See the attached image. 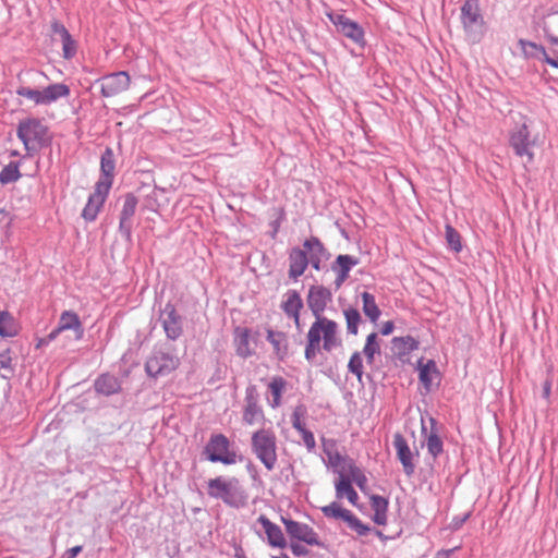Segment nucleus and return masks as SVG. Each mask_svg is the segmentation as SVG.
Wrapping results in <instances>:
<instances>
[{
  "label": "nucleus",
  "instance_id": "obj_1",
  "mask_svg": "<svg viewBox=\"0 0 558 558\" xmlns=\"http://www.w3.org/2000/svg\"><path fill=\"white\" fill-rule=\"evenodd\" d=\"M332 302V292L323 284H314L308 288L306 303L315 317L306 335L304 356L312 363L320 350L331 352L342 344L339 337L338 324L324 316L328 304Z\"/></svg>",
  "mask_w": 558,
  "mask_h": 558
},
{
  "label": "nucleus",
  "instance_id": "obj_2",
  "mask_svg": "<svg viewBox=\"0 0 558 558\" xmlns=\"http://www.w3.org/2000/svg\"><path fill=\"white\" fill-rule=\"evenodd\" d=\"M16 136L24 145V157H33L51 144L49 128L38 118L22 119L16 128Z\"/></svg>",
  "mask_w": 558,
  "mask_h": 558
},
{
  "label": "nucleus",
  "instance_id": "obj_3",
  "mask_svg": "<svg viewBox=\"0 0 558 558\" xmlns=\"http://www.w3.org/2000/svg\"><path fill=\"white\" fill-rule=\"evenodd\" d=\"M209 497L222 500L229 507L239 509L247 504V494L236 477L217 476L207 482Z\"/></svg>",
  "mask_w": 558,
  "mask_h": 558
},
{
  "label": "nucleus",
  "instance_id": "obj_4",
  "mask_svg": "<svg viewBox=\"0 0 558 558\" xmlns=\"http://www.w3.org/2000/svg\"><path fill=\"white\" fill-rule=\"evenodd\" d=\"M181 364L177 350L169 343L156 344L145 362L148 377L157 379L174 372Z\"/></svg>",
  "mask_w": 558,
  "mask_h": 558
},
{
  "label": "nucleus",
  "instance_id": "obj_5",
  "mask_svg": "<svg viewBox=\"0 0 558 558\" xmlns=\"http://www.w3.org/2000/svg\"><path fill=\"white\" fill-rule=\"evenodd\" d=\"M251 451L267 471H272L278 462L277 436L271 428L262 427L252 433Z\"/></svg>",
  "mask_w": 558,
  "mask_h": 558
},
{
  "label": "nucleus",
  "instance_id": "obj_6",
  "mask_svg": "<svg viewBox=\"0 0 558 558\" xmlns=\"http://www.w3.org/2000/svg\"><path fill=\"white\" fill-rule=\"evenodd\" d=\"M70 87L64 83H53L41 89L32 88L21 84L15 94L32 101L35 106H50L61 98L70 96Z\"/></svg>",
  "mask_w": 558,
  "mask_h": 558
},
{
  "label": "nucleus",
  "instance_id": "obj_7",
  "mask_svg": "<svg viewBox=\"0 0 558 558\" xmlns=\"http://www.w3.org/2000/svg\"><path fill=\"white\" fill-rule=\"evenodd\" d=\"M461 23L469 41L477 44L485 34V21L481 13L480 0H465L461 7Z\"/></svg>",
  "mask_w": 558,
  "mask_h": 558
},
{
  "label": "nucleus",
  "instance_id": "obj_8",
  "mask_svg": "<svg viewBox=\"0 0 558 558\" xmlns=\"http://www.w3.org/2000/svg\"><path fill=\"white\" fill-rule=\"evenodd\" d=\"M230 445L226 435L214 434L205 446L204 453L210 462H220L226 465L235 464L243 460V456H238L235 451L230 450Z\"/></svg>",
  "mask_w": 558,
  "mask_h": 558
},
{
  "label": "nucleus",
  "instance_id": "obj_9",
  "mask_svg": "<svg viewBox=\"0 0 558 558\" xmlns=\"http://www.w3.org/2000/svg\"><path fill=\"white\" fill-rule=\"evenodd\" d=\"M320 510L326 518L343 520L360 536H365L371 531L368 525L364 524L350 510L342 508L337 501L322 507Z\"/></svg>",
  "mask_w": 558,
  "mask_h": 558
},
{
  "label": "nucleus",
  "instance_id": "obj_10",
  "mask_svg": "<svg viewBox=\"0 0 558 558\" xmlns=\"http://www.w3.org/2000/svg\"><path fill=\"white\" fill-rule=\"evenodd\" d=\"M327 16L339 33L351 39L360 47L365 46V33L359 23L338 12L327 13Z\"/></svg>",
  "mask_w": 558,
  "mask_h": 558
},
{
  "label": "nucleus",
  "instance_id": "obj_11",
  "mask_svg": "<svg viewBox=\"0 0 558 558\" xmlns=\"http://www.w3.org/2000/svg\"><path fill=\"white\" fill-rule=\"evenodd\" d=\"M509 145L518 157H525L527 162L534 159V142L530 138V131L525 123L515 126L509 136Z\"/></svg>",
  "mask_w": 558,
  "mask_h": 558
},
{
  "label": "nucleus",
  "instance_id": "obj_12",
  "mask_svg": "<svg viewBox=\"0 0 558 558\" xmlns=\"http://www.w3.org/2000/svg\"><path fill=\"white\" fill-rule=\"evenodd\" d=\"M281 522L286 527V532L292 539L303 542L311 546H323L318 534L308 524L284 517H281Z\"/></svg>",
  "mask_w": 558,
  "mask_h": 558
},
{
  "label": "nucleus",
  "instance_id": "obj_13",
  "mask_svg": "<svg viewBox=\"0 0 558 558\" xmlns=\"http://www.w3.org/2000/svg\"><path fill=\"white\" fill-rule=\"evenodd\" d=\"M159 320L169 340L175 341L183 333V317L175 306L168 302L160 312Z\"/></svg>",
  "mask_w": 558,
  "mask_h": 558
},
{
  "label": "nucleus",
  "instance_id": "obj_14",
  "mask_svg": "<svg viewBox=\"0 0 558 558\" xmlns=\"http://www.w3.org/2000/svg\"><path fill=\"white\" fill-rule=\"evenodd\" d=\"M97 83L100 84V94L102 97H113L130 87L131 77L126 71L113 72L100 77Z\"/></svg>",
  "mask_w": 558,
  "mask_h": 558
},
{
  "label": "nucleus",
  "instance_id": "obj_15",
  "mask_svg": "<svg viewBox=\"0 0 558 558\" xmlns=\"http://www.w3.org/2000/svg\"><path fill=\"white\" fill-rule=\"evenodd\" d=\"M137 204L138 199L134 194L128 193L124 196L123 206L120 213L119 232L126 241L132 240L133 217L135 215Z\"/></svg>",
  "mask_w": 558,
  "mask_h": 558
},
{
  "label": "nucleus",
  "instance_id": "obj_16",
  "mask_svg": "<svg viewBox=\"0 0 558 558\" xmlns=\"http://www.w3.org/2000/svg\"><path fill=\"white\" fill-rule=\"evenodd\" d=\"M109 192L105 184H95L94 192L88 196L87 203L82 211V217L86 221L92 222L96 220Z\"/></svg>",
  "mask_w": 558,
  "mask_h": 558
},
{
  "label": "nucleus",
  "instance_id": "obj_17",
  "mask_svg": "<svg viewBox=\"0 0 558 558\" xmlns=\"http://www.w3.org/2000/svg\"><path fill=\"white\" fill-rule=\"evenodd\" d=\"M303 306V300L296 290L290 289L283 294L280 307L288 318L293 319L298 330L302 328L300 313Z\"/></svg>",
  "mask_w": 558,
  "mask_h": 558
},
{
  "label": "nucleus",
  "instance_id": "obj_18",
  "mask_svg": "<svg viewBox=\"0 0 558 558\" xmlns=\"http://www.w3.org/2000/svg\"><path fill=\"white\" fill-rule=\"evenodd\" d=\"M303 247L307 252L311 266L315 270H320L322 264L327 262L331 256L324 243L317 236L306 239L303 242Z\"/></svg>",
  "mask_w": 558,
  "mask_h": 558
},
{
  "label": "nucleus",
  "instance_id": "obj_19",
  "mask_svg": "<svg viewBox=\"0 0 558 558\" xmlns=\"http://www.w3.org/2000/svg\"><path fill=\"white\" fill-rule=\"evenodd\" d=\"M393 447L397 452V458L403 466V471L408 476H412L415 472V464L413 463V453L408 445L407 439L402 434L396 433L393 435Z\"/></svg>",
  "mask_w": 558,
  "mask_h": 558
},
{
  "label": "nucleus",
  "instance_id": "obj_20",
  "mask_svg": "<svg viewBox=\"0 0 558 558\" xmlns=\"http://www.w3.org/2000/svg\"><path fill=\"white\" fill-rule=\"evenodd\" d=\"M359 264V259L352 255H338L330 269L336 274L335 287L339 289L349 278L351 269Z\"/></svg>",
  "mask_w": 558,
  "mask_h": 558
},
{
  "label": "nucleus",
  "instance_id": "obj_21",
  "mask_svg": "<svg viewBox=\"0 0 558 558\" xmlns=\"http://www.w3.org/2000/svg\"><path fill=\"white\" fill-rule=\"evenodd\" d=\"M289 278L293 281H298V279L304 275L308 265H311L307 256V252L300 247H293L289 252Z\"/></svg>",
  "mask_w": 558,
  "mask_h": 558
},
{
  "label": "nucleus",
  "instance_id": "obj_22",
  "mask_svg": "<svg viewBox=\"0 0 558 558\" xmlns=\"http://www.w3.org/2000/svg\"><path fill=\"white\" fill-rule=\"evenodd\" d=\"M418 379L423 385L426 392H430L433 388V381L437 380V386L440 383V372L434 360H428L426 363L423 359L417 362Z\"/></svg>",
  "mask_w": 558,
  "mask_h": 558
},
{
  "label": "nucleus",
  "instance_id": "obj_23",
  "mask_svg": "<svg viewBox=\"0 0 558 558\" xmlns=\"http://www.w3.org/2000/svg\"><path fill=\"white\" fill-rule=\"evenodd\" d=\"M116 160L113 150L107 147L101 154L100 158V172L101 177L96 184H105L106 189L110 191L114 178Z\"/></svg>",
  "mask_w": 558,
  "mask_h": 558
},
{
  "label": "nucleus",
  "instance_id": "obj_24",
  "mask_svg": "<svg viewBox=\"0 0 558 558\" xmlns=\"http://www.w3.org/2000/svg\"><path fill=\"white\" fill-rule=\"evenodd\" d=\"M257 522L263 526L267 542L271 547L284 548L287 542L281 529L271 522L265 514H260Z\"/></svg>",
  "mask_w": 558,
  "mask_h": 558
},
{
  "label": "nucleus",
  "instance_id": "obj_25",
  "mask_svg": "<svg viewBox=\"0 0 558 558\" xmlns=\"http://www.w3.org/2000/svg\"><path fill=\"white\" fill-rule=\"evenodd\" d=\"M96 392L112 396L121 390V383L114 375L101 374L94 384Z\"/></svg>",
  "mask_w": 558,
  "mask_h": 558
},
{
  "label": "nucleus",
  "instance_id": "obj_26",
  "mask_svg": "<svg viewBox=\"0 0 558 558\" xmlns=\"http://www.w3.org/2000/svg\"><path fill=\"white\" fill-rule=\"evenodd\" d=\"M234 345L235 352L240 357L247 359L253 354L250 345V329L245 327L234 328Z\"/></svg>",
  "mask_w": 558,
  "mask_h": 558
},
{
  "label": "nucleus",
  "instance_id": "obj_27",
  "mask_svg": "<svg viewBox=\"0 0 558 558\" xmlns=\"http://www.w3.org/2000/svg\"><path fill=\"white\" fill-rule=\"evenodd\" d=\"M340 474L339 481L336 483V496L338 499L347 498L350 504L355 506L359 500V495L351 484V480L347 477L342 471H338Z\"/></svg>",
  "mask_w": 558,
  "mask_h": 558
},
{
  "label": "nucleus",
  "instance_id": "obj_28",
  "mask_svg": "<svg viewBox=\"0 0 558 558\" xmlns=\"http://www.w3.org/2000/svg\"><path fill=\"white\" fill-rule=\"evenodd\" d=\"M536 25L543 31L545 37L558 34V11L554 10V8L548 9L538 17Z\"/></svg>",
  "mask_w": 558,
  "mask_h": 558
},
{
  "label": "nucleus",
  "instance_id": "obj_29",
  "mask_svg": "<svg viewBox=\"0 0 558 558\" xmlns=\"http://www.w3.org/2000/svg\"><path fill=\"white\" fill-rule=\"evenodd\" d=\"M59 330H74L77 332V338L83 336V326L78 315L72 311H64L59 318L58 323Z\"/></svg>",
  "mask_w": 558,
  "mask_h": 558
},
{
  "label": "nucleus",
  "instance_id": "obj_30",
  "mask_svg": "<svg viewBox=\"0 0 558 558\" xmlns=\"http://www.w3.org/2000/svg\"><path fill=\"white\" fill-rule=\"evenodd\" d=\"M389 501L387 498L379 495L371 496V508L374 511L373 521L378 525L387 523V511Z\"/></svg>",
  "mask_w": 558,
  "mask_h": 558
},
{
  "label": "nucleus",
  "instance_id": "obj_31",
  "mask_svg": "<svg viewBox=\"0 0 558 558\" xmlns=\"http://www.w3.org/2000/svg\"><path fill=\"white\" fill-rule=\"evenodd\" d=\"M266 339L272 345L276 355L280 360H283L288 354V340L286 333L268 329Z\"/></svg>",
  "mask_w": 558,
  "mask_h": 558
},
{
  "label": "nucleus",
  "instance_id": "obj_32",
  "mask_svg": "<svg viewBox=\"0 0 558 558\" xmlns=\"http://www.w3.org/2000/svg\"><path fill=\"white\" fill-rule=\"evenodd\" d=\"M323 451L328 458L329 465L336 469L337 472L342 463H348L345 458L337 450V445L333 439L323 438Z\"/></svg>",
  "mask_w": 558,
  "mask_h": 558
},
{
  "label": "nucleus",
  "instance_id": "obj_33",
  "mask_svg": "<svg viewBox=\"0 0 558 558\" xmlns=\"http://www.w3.org/2000/svg\"><path fill=\"white\" fill-rule=\"evenodd\" d=\"M393 347L397 349L399 356H404L418 349L420 342L412 336L395 337L392 339Z\"/></svg>",
  "mask_w": 558,
  "mask_h": 558
},
{
  "label": "nucleus",
  "instance_id": "obj_34",
  "mask_svg": "<svg viewBox=\"0 0 558 558\" xmlns=\"http://www.w3.org/2000/svg\"><path fill=\"white\" fill-rule=\"evenodd\" d=\"M20 166V161H10L4 166L0 171V183L2 185H8L17 182L22 177Z\"/></svg>",
  "mask_w": 558,
  "mask_h": 558
},
{
  "label": "nucleus",
  "instance_id": "obj_35",
  "mask_svg": "<svg viewBox=\"0 0 558 558\" xmlns=\"http://www.w3.org/2000/svg\"><path fill=\"white\" fill-rule=\"evenodd\" d=\"M361 298L363 301L364 314L369 318L372 323H376L379 319L381 312L378 305L376 304L375 296L369 292L364 291L361 294Z\"/></svg>",
  "mask_w": 558,
  "mask_h": 558
},
{
  "label": "nucleus",
  "instance_id": "obj_36",
  "mask_svg": "<svg viewBox=\"0 0 558 558\" xmlns=\"http://www.w3.org/2000/svg\"><path fill=\"white\" fill-rule=\"evenodd\" d=\"M436 420L430 418V433L427 436L426 439V447L429 454H432L434 458H437L442 452V440L438 436L436 430Z\"/></svg>",
  "mask_w": 558,
  "mask_h": 558
},
{
  "label": "nucleus",
  "instance_id": "obj_37",
  "mask_svg": "<svg viewBox=\"0 0 558 558\" xmlns=\"http://www.w3.org/2000/svg\"><path fill=\"white\" fill-rule=\"evenodd\" d=\"M287 388V380L281 376L272 377L268 384V389L271 392L272 400L270 402L271 408H278L281 404V397Z\"/></svg>",
  "mask_w": 558,
  "mask_h": 558
},
{
  "label": "nucleus",
  "instance_id": "obj_38",
  "mask_svg": "<svg viewBox=\"0 0 558 558\" xmlns=\"http://www.w3.org/2000/svg\"><path fill=\"white\" fill-rule=\"evenodd\" d=\"M19 332L14 317L7 311L0 312V336L11 338Z\"/></svg>",
  "mask_w": 558,
  "mask_h": 558
},
{
  "label": "nucleus",
  "instance_id": "obj_39",
  "mask_svg": "<svg viewBox=\"0 0 558 558\" xmlns=\"http://www.w3.org/2000/svg\"><path fill=\"white\" fill-rule=\"evenodd\" d=\"M519 45L527 58L543 62L547 51L542 45L525 39H520Z\"/></svg>",
  "mask_w": 558,
  "mask_h": 558
},
{
  "label": "nucleus",
  "instance_id": "obj_40",
  "mask_svg": "<svg viewBox=\"0 0 558 558\" xmlns=\"http://www.w3.org/2000/svg\"><path fill=\"white\" fill-rule=\"evenodd\" d=\"M343 315L345 318L348 333L356 336L359 332V325L362 323L360 312L354 307H348L343 310Z\"/></svg>",
  "mask_w": 558,
  "mask_h": 558
},
{
  "label": "nucleus",
  "instance_id": "obj_41",
  "mask_svg": "<svg viewBox=\"0 0 558 558\" xmlns=\"http://www.w3.org/2000/svg\"><path fill=\"white\" fill-rule=\"evenodd\" d=\"M341 471H347L349 473L348 477L351 480V483L354 482L361 489H363L367 478L363 471L352 460H349Z\"/></svg>",
  "mask_w": 558,
  "mask_h": 558
},
{
  "label": "nucleus",
  "instance_id": "obj_42",
  "mask_svg": "<svg viewBox=\"0 0 558 558\" xmlns=\"http://www.w3.org/2000/svg\"><path fill=\"white\" fill-rule=\"evenodd\" d=\"M264 420H265L264 411L259 404L258 405H244L243 422L246 425H254L258 422H263Z\"/></svg>",
  "mask_w": 558,
  "mask_h": 558
},
{
  "label": "nucleus",
  "instance_id": "obj_43",
  "mask_svg": "<svg viewBox=\"0 0 558 558\" xmlns=\"http://www.w3.org/2000/svg\"><path fill=\"white\" fill-rule=\"evenodd\" d=\"M380 347L378 343V336L376 332H372L367 336L365 345L363 348V354L366 357L368 364L374 362V356L379 353Z\"/></svg>",
  "mask_w": 558,
  "mask_h": 558
},
{
  "label": "nucleus",
  "instance_id": "obj_44",
  "mask_svg": "<svg viewBox=\"0 0 558 558\" xmlns=\"http://www.w3.org/2000/svg\"><path fill=\"white\" fill-rule=\"evenodd\" d=\"M446 241L449 248L456 253L462 251V242L460 233L450 225L445 228Z\"/></svg>",
  "mask_w": 558,
  "mask_h": 558
},
{
  "label": "nucleus",
  "instance_id": "obj_45",
  "mask_svg": "<svg viewBox=\"0 0 558 558\" xmlns=\"http://www.w3.org/2000/svg\"><path fill=\"white\" fill-rule=\"evenodd\" d=\"M306 415V408L304 405H298L294 408L292 415H291V423L293 428L296 432H301L302 429H305L304 424V416Z\"/></svg>",
  "mask_w": 558,
  "mask_h": 558
},
{
  "label": "nucleus",
  "instance_id": "obj_46",
  "mask_svg": "<svg viewBox=\"0 0 558 558\" xmlns=\"http://www.w3.org/2000/svg\"><path fill=\"white\" fill-rule=\"evenodd\" d=\"M348 369H349V372L354 374L359 380L362 379L363 360H362L361 352L356 351L351 355L350 361L348 363Z\"/></svg>",
  "mask_w": 558,
  "mask_h": 558
},
{
  "label": "nucleus",
  "instance_id": "obj_47",
  "mask_svg": "<svg viewBox=\"0 0 558 558\" xmlns=\"http://www.w3.org/2000/svg\"><path fill=\"white\" fill-rule=\"evenodd\" d=\"M62 41V50H63V58L64 59H72L76 53V44L73 40L72 36H66L65 38L61 39Z\"/></svg>",
  "mask_w": 558,
  "mask_h": 558
},
{
  "label": "nucleus",
  "instance_id": "obj_48",
  "mask_svg": "<svg viewBox=\"0 0 558 558\" xmlns=\"http://www.w3.org/2000/svg\"><path fill=\"white\" fill-rule=\"evenodd\" d=\"M244 402V405H258V392L254 385L246 387Z\"/></svg>",
  "mask_w": 558,
  "mask_h": 558
},
{
  "label": "nucleus",
  "instance_id": "obj_49",
  "mask_svg": "<svg viewBox=\"0 0 558 558\" xmlns=\"http://www.w3.org/2000/svg\"><path fill=\"white\" fill-rule=\"evenodd\" d=\"M301 436H302V439H303V442L306 447V449L312 452L314 451L315 447H316V441H315V437H314V434L305 428V429H302L300 432Z\"/></svg>",
  "mask_w": 558,
  "mask_h": 558
},
{
  "label": "nucleus",
  "instance_id": "obj_50",
  "mask_svg": "<svg viewBox=\"0 0 558 558\" xmlns=\"http://www.w3.org/2000/svg\"><path fill=\"white\" fill-rule=\"evenodd\" d=\"M51 31H52L53 35L60 36V39H63L66 36L71 35L69 33V31L65 28V26L63 24H61L60 22H58V21H54L51 24Z\"/></svg>",
  "mask_w": 558,
  "mask_h": 558
},
{
  "label": "nucleus",
  "instance_id": "obj_51",
  "mask_svg": "<svg viewBox=\"0 0 558 558\" xmlns=\"http://www.w3.org/2000/svg\"><path fill=\"white\" fill-rule=\"evenodd\" d=\"M62 332V330H59V327L57 326L54 329H52L45 338H41L39 340L38 347L40 345H48L50 342L57 339V337Z\"/></svg>",
  "mask_w": 558,
  "mask_h": 558
},
{
  "label": "nucleus",
  "instance_id": "obj_52",
  "mask_svg": "<svg viewBox=\"0 0 558 558\" xmlns=\"http://www.w3.org/2000/svg\"><path fill=\"white\" fill-rule=\"evenodd\" d=\"M290 549L296 557L306 556L308 554V549L299 543H291Z\"/></svg>",
  "mask_w": 558,
  "mask_h": 558
},
{
  "label": "nucleus",
  "instance_id": "obj_53",
  "mask_svg": "<svg viewBox=\"0 0 558 558\" xmlns=\"http://www.w3.org/2000/svg\"><path fill=\"white\" fill-rule=\"evenodd\" d=\"M470 518V513H465L463 515H457L452 519V527L454 530H458L460 529L465 522L466 520Z\"/></svg>",
  "mask_w": 558,
  "mask_h": 558
},
{
  "label": "nucleus",
  "instance_id": "obj_54",
  "mask_svg": "<svg viewBox=\"0 0 558 558\" xmlns=\"http://www.w3.org/2000/svg\"><path fill=\"white\" fill-rule=\"evenodd\" d=\"M543 62L547 63L548 65L558 69V52H554L553 56L546 52V56L543 60Z\"/></svg>",
  "mask_w": 558,
  "mask_h": 558
},
{
  "label": "nucleus",
  "instance_id": "obj_55",
  "mask_svg": "<svg viewBox=\"0 0 558 558\" xmlns=\"http://www.w3.org/2000/svg\"><path fill=\"white\" fill-rule=\"evenodd\" d=\"M393 329H395L393 322L388 320V322L384 323L380 332L384 336H388V335H390L393 331Z\"/></svg>",
  "mask_w": 558,
  "mask_h": 558
},
{
  "label": "nucleus",
  "instance_id": "obj_56",
  "mask_svg": "<svg viewBox=\"0 0 558 558\" xmlns=\"http://www.w3.org/2000/svg\"><path fill=\"white\" fill-rule=\"evenodd\" d=\"M82 551V546H74L65 551V558H75Z\"/></svg>",
  "mask_w": 558,
  "mask_h": 558
},
{
  "label": "nucleus",
  "instance_id": "obj_57",
  "mask_svg": "<svg viewBox=\"0 0 558 558\" xmlns=\"http://www.w3.org/2000/svg\"><path fill=\"white\" fill-rule=\"evenodd\" d=\"M454 549L456 548H453V549H441V550L436 553L434 558H450V556L454 551Z\"/></svg>",
  "mask_w": 558,
  "mask_h": 558
},
{
  "label": "nucleus",
  "instance_id": "obj_58",
  "mask_svg": "<svg viewBox=\"0 0 558 558\" xmlns=\"http://www.w3.org/2000/svg\"><path fill=\"white\" fill-rule=\"evenodd\" d=\"M234 558H246L245 551L241 546L234 548Z\"/></svg>",
  "mask_w": 558,
  "mask_h": 558
},
{
  "label": "nucleus",
  "instance_id": "obj_59",
  "mask_svg": "<svg viewBox=\"0 0 558 558\" xmlns=\"http://www.w3.org/2000/svg\"><path fill=\"white\" fill-rule=\"evenodd\" d=\"M543 395L545 398H548L550 395V383L546 381L543 388Z\"/></svg>",
  "mask_w": 558,
  "mask_h": 558
},
{
  "label": "nucleus",
  "instance_id": "obj_60",
  "mask_svg": "<svg viewBox=\"0 0 558 558\" xmlns=\"http://www.w3.org/2000/svg\"><path fill=\"white\" fill-rule=\"evenodd\" d=\"M546 39H547L550 44L558 46V36H556V34H555V35H553V36H550V35L546 36Z\"/></svg>",
  "mask_w": 558,
  "mask_h": 558
},
{
  "label": "nucleus",
  "instance_id": "obj_61",
  "mask_svg": "<svg viewBox=\"0 0 558 558\" xmlns=\"http://www.w3.org/2000/svg\"><path fill=\"white\" fill-rule=\"evenodd\" d=\"M10 156L11 157H19L20 156V151L19 150H11L10 151Z\"/></svg>",
  "mask_w": 558,
  "mask_h": 558
},
{
  "label": "nucleus",
  "instance_id": "obj_62",
  "mask_svg": "<svg viewBox=\"0 0 558 558\" xmlns=\"http://www.w3.org/2000/svg\"><path fill=\"white\" fill-rule=\"evenodd\" d=\"M271 558H289L287 554H282L280 556H271Z\"/></svg>",
  "mask_w": 558,
  "mask_h": 558
},
{
  "label": "nucleus",
  "instance_id": "obj_63",
  "mask_svg": "<svg viewBox=\"0 0 558 558\" xmlns=\"http://www.w3.org/2000/svg\"><path fill=\"white\" fill-rule=\"evenodd\" d=\"M376 534H377V536H378V537H380V538H383V537H384V534H383V532H380V531H377V532H376Z\"/></svg>",
  "mask_w": 558,
  "mask_h": 558
},
{
  "label": "nucleus",
  "instance_id": "obj_64",
  "mask_svg": "<svg viewBox=\"0 0 558 558\" xmlns=\"http://www.w3.org/2000/svg\"><path fill=\"white\" fill-rule=\"evenodd\" d=\"M251 469H254V466L252 465V463H250V464L247 465V470H251Z\"/></svg>",
  "mask_w": 558,
  "mask_h": 558
}]
</instances>
